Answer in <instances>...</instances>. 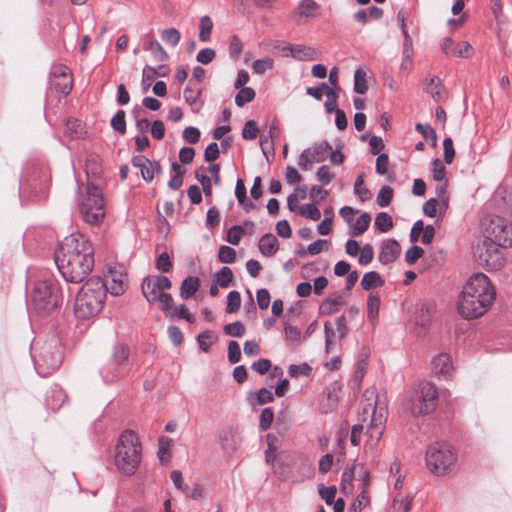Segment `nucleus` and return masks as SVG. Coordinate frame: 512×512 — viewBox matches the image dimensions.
<instances>
[{
    "mask_svg": "<svg viewBox=\"0 0 512 512\" xmlns=\"http://www.w3.org/2000/svg\"><path fill=\"white\" fill-rule=\"evenodd\" d=\"M183 139L189 144H196L201 136L200 130L193 126H188L183 131Z\"/></svg>",
    "mask_w": 512,
    "mask_h": 512,
    "instance_id": "60",
    "label": "nucleus"
},
{
    "mask_svg": "<svg viewBox=\"0 0 512 512\" xmlns=\"http://www.w3.org/2000/svg\"><path fill=\"white\" fill-rule=\"evenodd\" d=\"M374 226L380 232L386 233L393 227L392 217L386 212H379L375 217Z\"/></svg>",
    "mask_w": 512,
    "mask_h": 512,
    "instance_id": "33",
    "label": "nucleus"
},
{
    "mask_svg": "<svg viewBox=\"0 0 512 512\" xmlns=\"http://www.w3.org/2000/svg\"><path fill=\"white\" fill-rule=\"evenodd\" d=\"M354 193L360 198L361 201H368L372 194L370 190L364 185L363 175L360 174L354 184Z\"/></svg>",
    "mask_w": 512,
    "mask_h": 512,
    "instance_id": "41",
    "label": "nucleus"
},
{
    "mask_svg": "<svg viewBox=\"0 0 512 512\" xmlns=\"http://www.w3.org/2000/svg\"><path fill=\"white\" fill-rule=\"evenodd\" d=\"M415 129L423 136V138L426 140H431L432 147L437 145L436 131L429 124L417 123Z\"/></svg>",
    "mask_w": 512,
    "mask_h": 512,
    "instance_id": "40",
    "label": "nucleus"
},
{
    "mask_svg": "<svg viewBox=\"0 0 512 512\" xmlns=\"http://www.w3.org/2000/svg\"><path fill=\"white\" fill-rule=\"evenodd\" d=\"M82 218L89 224H99L105 216L104 198L100 188L93 182L86 186V196L79 203Z\"/></svg>",
    "mask_w": 512,
    "mask_h": 512,
    "instance_id": "9",
    "label": "nucleus"
},
{
    "mask_svg": "<svg viewBox=\"0 0 512 512\" xmlns=\"http://www.w3.org/2000/svg\"><path fill=\"white\" fill-rule=\"evenodd\" d=\"M424 254V250L417 245L412 246L406 251L405 260L409 265H413Z\"/></svg>",
    "mask_w": 512,
    "mask_h": 512,
    "instance_id": "61",
    "label": "nucleus"
},
{
    "mask_svg": "<svg viewBox=\"0 0 512 512\" xmlns=\"http://www.w3.org/2000/svg\"><path fill=\"white\" fill-rule=\"evenodd\" d=\"M107 285L99 277H92L80 288L75 299V314L80 319L97 315L103 308Z\"/></svg>",
    "mask_w": 512,
    "mask_h": 512,
    "instance_id": "4",
    "label": "nucleus"
},
{
    "mask_svg": "<svg viewBox=\"0 0 512 512\" xmlns=\"http://www.w3.org/2000/svg\"><path fill=\"white\" fill-rule=\"evenodd\" d=\"M215 277L221 288H227L233 280V272L229 267L224 266L215 274Z\"/></svg>",
    "mask_w": 512,
    "mask_h": 512,
    "instance_id": "43",
    "label": "nucleus"
},
{
    "mask_svg": "<svg viewBox=\"0 0 512 512\" xmlns=\"http://www.w3.org/2000/svg\"><path fill=\"white\" fill-rule=\"evenodd\" d=\"M129 357V349L123 344L116 345L112 354V359L116 365H123Z\"/></svg>",
    "mask_w": 512,
    "mask_h": 512,
    "instance_id": "49",
    "label": "nucleus"
},
{
    "mask_svg": "<svg viewBox=\"0 0 512 512\" xmlns=\"http://www.w3.org/2000/svg\"><path fill=\"white\" fill-rule=\"evenodd\" d=\"M324 215V219L317 226V231L320 235H328L332 230V220L334 217L333 210L331 208L326 209L324 211Z\"/></svg>",
    "mask_w": 512,
    "mask_h": 512,
    "instance_id": "42",
    "label": "nucleus"
},
{
    "mask_svg": "<svg viewBox=\"0 0 512 512\" xmlns=\"http://www.w3.org/2000/svg\"><path fill=\"white\" fill-rule=\"evenodd\" d=\"M307 150L311 155V159L320 163L326 160L329 152L332 150V146L328 141H322L315 143L312 147L307 148Z\"/></svg>",
    "mask_w": 512,
    "mask_h": 512,
    "instance_id": "24",
    "label": "nucleus"
},
{
    "mask_svg": "<svg viewBox=\"0 0 512 512\" xmlns=\"http://www.w3.org/2000/svg\"><path fill=\"white\" fill-rule=\"evenodd\" d=\"M328 196V190L321 186L314 185L311 187L309 197L314 203H320Z\"/></svg>",
    "mask_w": 512,
    "mask_h": 512,
    "instance_id": "64",
    "label": "nucleus"
},
{
    "mask_svg": "<svg viewBox=\"0 0 512 512\" xmlns=\"http://www.w3.org/2000/svg\"><path fill=\"white\" fill-rule=\"evenodd\" d=\"M500 248H502L500 245L484 239L483 242L477 246L475 252L479 265L488 271L500 269L505 263V258Z\"/></svg>",
    "mask_w": 512,
    "mask_h": 512,
    "instance_id": "11",
    "label": "nucleus"
},
{
    "mask_svg": "<svg viewBox=\"0 0 512 512\" xmlns=\"http://www.w3.org/2000/svg\"><path fill=\"white\" fill-rule=\"evenodd\" d=\"M51 88L62 95H68L73 87L71 71L64 65H54L50 77Z\"/></svg>",
    "mask_w": 512,
    "mask_h": 512,
    "instance_id": "13",
    "label": "nucleus"
},
{
    "mask_svg": "<svg viewBox=\"0 0 512 512\" xmlns=\"http://www.w3.org/2000/svg\"><path fill=\"white\" fill-rule=\"evenodd\" d=\"M394 191L388 185H383L377 195L376 202L380 207H387L393 199Z\"/></svg>",
    "mask_w": 512,
    "mask_h": 512,
    "instance_id": "45",
    "label": "nucleus"
},
{
    "mask_svg": "<svg viewBox=\"0 0 512 512\" xmlns=\"http://www.w3.org/2000/svg\"><path fill=\"white\" fill-rule=\"evenodd\" d=\"M212 29H213V22H212L211 18L208 15L201 17L199 40L201 42H208L211 39Z\"/></svg>",
    "mask_w": 512,
    "mask_h": 512,
    "instance_id": "35",
    "label": "nucleus"
},
{
    "mask_svg": "<svg viewBox=\"0 0 512 512\" xmlns=\"http://www.w3.org/2000/svg\"><path fill=\"white\" fill-rule=\"evenodd\" d=\"M284 331L287 345L291 349L296 348V346H298L299 343L301 342V330L296 326L286 324L284 327Z\"/></svg>",
    "mask_w": 512,
    "mask_h": 512,
    "instance_id": "31",
    "label": "nucleus"
},
{
    "mask_svg": "<svg viewBox=\"0 0 512 512\" xmlns=\"http://www.w3.org/2000/svg\"><path fill=\"white\" fill-rule=\"evenodd\" d=\"M64 133L71 139H79L86 134V131L80 120L70 118L65 123Z\"/></svg>",
    "mask_w": 512,
    "mask_h": 512,
    "instance_id": "27",
    "label": "nucleus"
},
{
    "mask_svg": "<svg viewBox=\"0 0 512 512\" xmlns=\"http://www.w3.org/2000/svg\"><path fill=\"white\" fill-rule=\"evenodd\" d=\"M132 164L134 167L140 169L142 178L147 182L153 180L155 171L159 169L158 162L150 161L144 156H134L132 158Z\"/></svg>",
    "mask_w": 512,
    "mask_h": 512,
    "instance_id": "19",
    "label": "nucleus"
},
{
    "mask_svg": "<svg viewBox=\"0 0 512 512\" xmlns=\"http://www.w3.org/2000/svg\"><path fill=\"white\" fill-rule=\"evenodd\" d=\"M273 67V59L266 57L257 59L252 63V69L256 74H263L266 70Z\"/></svg>",
    "mask_w": 512,
    "mask_h": 512,
    "instance_id": "58",
    "label": "nucleus"
},
{
    "mask_svg": "<svg viewBox=\"0 0 512 512\" xmlns=\"http://www.w3.org/2000/svg\"><path fill=\"white\" fill-rule=\"evenodd\" d=\"M239 89L240 91L235 96V104L238 107H243L255 98V90L251 87H243Z\"/></svg>",
    "mask_w": 512,
    "mask_h": 512,
    "instance_id": "39",
    "label": "nucleus"
},
{
    "mask_svg": "<svg viewBox=\"0 0 512 512\" xmlns=\"http://www.w3.org/2000/svg\"><path fill=\"white\" fill-rule=\"evenodd\" d=\"M381 299L378 292H371L367 297V318L371 323L378 319Z\"/></svg>",
    "mask_w": 512,
    "mask_h": 512,
    "instance_id": "25",
    "label": "nucleus"
},
{
    "mask_svg": "<svg viewBox=\"0 0 512 512\" xmlns=\"http://www.w3.org/2000/svg\"><path fill=\"white\" fill-rule=\"evenodd\" d=\"M346 303L344 296L341 293H336L331 297L325 298L319 305V314L329 316L340 310Z\"/></svg>",
    "mask_w": 512,
    "mask_h": 512,
    "instance_id": "20",
    "label": "nucleus"
},
{
    "mask_svg": "<svg viewBox=\"0 0 512 512\" xmlns=\"http://www.w3.org/2000/svg\"><path fill=\"white\" fill-rule=\"evenodd\" d=\"M104 283L107 285V292L114 296L121 295L128 287L127 274L110 270Z\"/></svg>",
    "mask_w": 512,
    "mask_h": 512,
    "instance_id": "16",
    "label": "nucleus"
},
{
    "mask_svg": "<svg viewBox=\"0 0 512 512\" xmlns=\"http://www.w3.org/2000/svg\"><path fill=\"white\" fill-rule=\"evenodd\" d=\"M363 398L368 402L362 408V412L359 413V419L363 422H369L366 426V435L369 438L371 444H377L382 437L383 434V415L380 413L376 414V405H377V394L376 389L371 388L367 389Z\"/></svg>",
    "mask_w": 512,
    "mask_h": 512,
    "instance_id": "7",
    "label": "nucleus"
},
{
    "mask_svg": "<svg viewBox=\"0 0 512 512\" xmlns=\"http://www.w3.org/2000/svg\"><path fill=\"white\" fill-rule=\"evenodd\" d=\"M33 359L37 372L41 376H48L56 371L63 360L62 350L56 338L43 343L36 342L33 347Z\"/></svg>",
    "mask_w": 512,
    "mask_h": 512,
    "instance_id": "5",
    "label": "nucleus"
},
{
    "mask_svg": "<svg viewBox=\"0 0 512 512\" xmlns=\"http://www.w3.org/2000/svg\"><path fill=\"white\" fill-rule=\"evenodd\" d=\"M141 290L150 305L160 306V275L145 277L142 281Z\"/></svg>",
    "mask_w": 512,
    "mask_h": 512,
    "instance_id": "15",
    "label": "nucleus"
},
{
    "mask_svg": "<svg viewBox=\"0 0 512 512\" xmlns=\"http://www.w3.org/2000/svg\"><path fill=\"white\" fill-rule=\"evenodd\" d=\"M298 9L301 16L313 17L320 5L315 0H301Z\"/></svg>",
    "mask_w": 512,
    "mask_h": 512,
    "instance_id": "38",
    "label": "nucleus"
},
{
    "mask_svg": "<svg viewBox=\"0 0 512 512\" xmlns=\"http://www.w3.org/2000/svg\"><path fill=\"white\" fill-rule=\"evenodd\" d=\"M374 256V250L371 244H365L360 248V256L358 262L360 265H368Z\"/></svg>",
    "mask_w": 512,
    "mask_h": 512,
    "instance_id": "62",
    "label": "nucleus"
},
{
    "mask_svg": "<svg viewBox=\"0 0 512 512\" xmlns=\"http://www.w3.org/2000/svg\"><path fill=\"white\" fill-rule=\"evenodd\" d=\"M438 406V390L431 382L420 385L419 390L411 399V412L414 416H423L436 410Z\"/></svg>",
    "mask_w": 512,
    "mask_h": 512,
    "instance_id": "10",
    "label": "nucleus"
},
{
    "mask_svg": "<svg viewBox=\"0 0 512 512\" xmlns=\"http://www.w3.org/2000/svg\"><path fill=\"white\" fill-rule=\"evenodd\" d=\"M258 248L262 255L274 256L279 249L278 239L272 233H266L260 238Z\"/></svg>",
    "mask_w": 512,
    "mask_h": 512,
    "instance_id": "23",
    "label": "nucleus"
},
{
    "mask_svg": "<svg viewBox=\"0 0 512 512\" xmlns=\"http://www.w3.org/2000/svg\"><path fill=\"white\" fill-rule=\"evenodd\" d=\"M212 338L213 332L211 330H205L197 336L198 346L203 352L207 353L210 351L213 344Z\"/></svg>",
    "mask_w": 512,
    "mask_h": 512,
    "instance_id": "50",
    "label": "nucleus"
},
{
    "mask_svg": "<svg viewBox=\"0 0 512 512\" xmlns=\"http://www.w3.org/2000/svg\"><path fill=\"white\" fill-rule=\"evenodd\" d=\"M293 58L298 61H311L318 58V51L306 45L297 44L294 45Z\"/></svg>",
    "mask_w": 512,
    "mask_h": 512,
    "instance_id": "28",
    "label": "nucleus"
},
{
    "mask_svg": "<svg viewBox=\"0 0 512 512\" xmlns=\"http://www.w3.org/2000/svg\"><path fill=\"white\" fill-rule=\"evenodd\" d=\"M274 419V411L272 408H264L260 415L259 428L261 431L268 430Z\"/></svg>",
    "mask_w": 512,
    "mask_h": 512,
    "instance_id": "53",
    "label": "nucleus"
},
{
    "mask_svg": "<svg viewBox=\"0 0 512 512\" xmlns=\"http://www.w3.org/2000/svg\"><path fill=\"white\" fill-rule=\"evenodd\" d=\"M311 366L307 363L300 365L291 364L288 368V373L292 378H298L299 376H308L311 373Z\"/></svg>",
    "mask_w": 512,
    "mask_h": 512,
    "instance_id": "51",
    "label": "nucleus"
},
{
    "mask_svg": "<svg viewBox=\"0 0 512 512\" xmlns=\"http://www.w3.org/2000/svg\"><path fill=\"white\" fill-rule=\"evenodd\" d=\"M318 492L326 504L331 505L334 502L337 489L335 486L325 487L323 485H319Z\"/></svg>",
    "mask_w": 512,
    "mask_h": 512,
    "instance_id": "56",
    "label": "nucleus"
},
{
    "mask_svg": "<svg viewBox=\"0 0 512 512\" xmlns=\"http://www.w3.org/2000/svg\"><path fill=\"white\" fill-rule=\"evenodd\" d=\"M62 300L60 289L53 279H44L35 284L32 305L39 313L52 312Z\"/></svg>",
    "mask_w": 512,
    "mask_h": 512,
    "instance_id": "8",
    "label": "nucleus"
},
{
    "mask_svg": "<svg viewBox=\"0 0 512 512\" xmlns=\"http://www.w3.org/2000/svg\"><path fill=\"white\" fill-rule=\"evenodd\" d=\"M243 49V45L238 36L233 35L230 37L229 54L231 58L237 59Z\"/></svg>",
    "mask_w": 512,
    "mask_h": 512,
    "instance_id": "63",
    "label": "nucleus"
},
{
    "mask_svg": "<svg viewBox=\"0 0 512 512\" xmlns=\"http://www.w3.org/2000/svg\"><path fill=\"white\" fill-rule=\"evenodd\" d=\"M111 126L117 132L124 134L126 132V121H125V112L123 110H119L111 119Z\"/></svg>",
    "mask_w": 512,
    "mask_h": 512,
    "instance_id": "54",
    "label": "nucleus"
},
{
    "mask_svg": "<svg viewBox=\"0 0 512 512\" xmlns=\"http://www.w3.org/2000/svg\"><path fill=\"white\" fill-rule=\"evenodd\" d=\"M200 287V280L196 276L186 277L180 287V296L182 299L187 300L192 297Z\"/></svg>",
    "mask_w": 512,
    "mask_h": 512,
    "instance_id": "26",
    "label": "nucleus"
},
{
    "mask_svg": "<svg viewBox=\"0 0 512 512\" xmlns=\"http://www.w3.org/2000/svg\"><path fill=\"white\" fill-rule=\"evenodd\" d=\"M426 466L435 476H445L456 465L457 455L447 442H435L426 451Z\"/></svg>",
    "mask_w": 512,
    "mask_h": 512,
    "instance_id": "6",
    "label": "nucleus"
},
{
    "mask_svg": "<svg viewBox=\"0 0 512 512\" xmlns=\"http://www.w3.org/2000/svg\"><path fill=\"white\" fill-rule=\"evenodd\" d=\"M218 259L221 263L232 264L236 261V251L226 245H222L218 251Z\"/></svg>",
    "mask_w": 512,
    "mask_h": 512,
    "instance_id": "48",
    "label": "nucleus"
},
{
    "mask_svg": "<svg viewBox=\"0 0 512 512\" xmlns=\"http://www.w3.org/2000/svg\"><path fill=\"white\" fill-rule=\"evenodd\" d=\"M174 484L188 497L198 499L202 496L203 488L198 482H174Z\"/></svg>",
    "mask_w": 512,
    "mask_h": 512,
    "instance_id": "29",
    "label": "nucleus"
},
{
    "mask_svg": "<svg viewBox=\"0 0 512 512\" xmlns=\"http://www.w3.org/2000/svg\"><path fill=\"white\" fill-rule=\"evenodd\" d=\"M241 359V349L238 342L231 340L228 343V360L230 363H238Z\"/></svg>",
    "mask_w": 512,
    "mask_h": 512,
    "instance_id": "59",
    "label": "nucleus"
},
{
    "mask_svg": "<svg viewBox=\"0 0 512 512\" xmlns=\"http://www.w3.org/2000/svg\"><path fill=\"white\" fill-rule=\"evenodd\" d=\"M157 76L158 71L155 67L145 66L142 74V89L144 93L153 85V93L160 97V81L154 82Z\"/></svg>",
    "mask_w": 512,
    "mask_h": 512,
    "instance_id": "22",
    "label": "nucleus"
},
{
    "mask_svg": "<svg viewBox=\"0 0 512 512\" xmlns=\"http://www.w3.org/2000/svg\"><path fill=\"white\" fill-rule=\"evenodd\" d=\"M495 296L489 278L484 273H475L463 287L457 303L458 312L465 319H477L489 310Z\"/></svg>",
    "mask_w": 512,
    "mask_h": 512,
    "instance_id": "2",
    "label": "nucleus"
},
{
    "mask_svg": "<svg viewBox=\"0 0 512 512\" xmlns=\"http://www.w3.org/2000/svg\"><path fill=\"white\" fill-rule=\"evenodd\" d=\"M485 239L502 248L512 246V224L500 216L492 217L485 226Z\"/></svg>",
    "mask_w": 512,
    "mask_h": 512,
    "instance_id": "12",
    "label": "nucleus"
},
{
    "mask_svg": "<svg viewBox=\"0 0 512 512\" xmlns=\"http://www.w3.org/2000/svg\"><path fill=\"white\" fill-rule=\"evenodd\" d=\"M442 90H443V85L439 78L431 77L428 79L426 92L432 96L434 101H436V102L440 101Z\"/></svg>",
    "mask_w": 512,
    "mask_h": 512,
    "instance_id": "37",
    "label": "nucleus"
},
{
    "mask_svg": "<svg viewBox=\"0 0 512 512\" xmlns=\"http://www.w3.org/2000/svg\"><path fill=\"white\" fill-rule=\"evenodd\" d=\"M431 369L435 375L447 377L452 371V362L448 354L440 353L431 361Z\"/></svg>",
    "mask_w": 512,
    "mask_h": 512,
    "instance_id": "21",
    "label": "nucleus"
},
{
    "mask_svg": "<svg viewBox=\"0 0 512 512\" xmlns=\"http://www.w3.org/2000/svg\"><path fill=\"white\" fill-rule=\"evenodd\" d=\"M442 52L448 57L470 58L474 54V48L468 42L456 45L452 38L446 37L440 44Z\"/></svg>",
    "mask_w": 512,
    "mask_h": 512,
    "instance_id": "14",
    "label": "nucleus"
},
{
    "mask_svg": "<svg viewBox=\"0 0 512 512\" xmlns=\"http://www.w3.org/2000/svg\"><path fill=\"white\" fill-rule=\"evenodd\" d=\"M258 127L254 120H248L242 129V137L245 140H254L258 135Z\"/></svg>",
    "mask_w": 512,
    "mask_h": 512,
    "instance_id": "55",
    "label": "nucleus"
},
{
    "mask_svg": "<svg viewBox=\"0 0 512 512\" xmlns=\"http://www.w3.org/2000/svg\"><path fill=\"white\" fill-rule=\"evenodd\" d=\"M244 234L246 230L242 225H234L228 230L225 240L232 245H238Z\"/></svg>",
    "mask_w": 512,
    "mask_h": 512,
    "instance_id": "46",
    "label": "nucleus"
},
{
    "mask_svg": "<svg viewBox=\"0 0 512 512\" xmlns=\"http://www.w3.org/2000/svg\"><path fill=\"white\" fill-rule=\"evenodd\" d=\"M400 252L399 243L395 239H387L382 242L378 259L382 264L387 265L394 262Z\"/></svg>",
    "mask_w": 512,
    "mask_h": 512,
    "instance_id": "18",
    "label": "nucleus"
},
{
    "mask_svg": "<svg viewBox=\"0 0 512 512\" xmlns=\"http://www.w3.org/2000/svg\"><path fill=\"white\" fill-rule=\"evenodd\" d=\"M316 178L322 185H328L335 178V173L327 165H322L316 172Z\"/></svg>",
    "mask_w": 512,
    "mask_h": 512,
    "instance_id": "52",
    "label": "nucleus"
},
{
    "mask_svg": "<svg viewBox=\"0 0 512 512\" xmlns=\"http://www.w3.org/2000/svg\"><path fill=\"white\" fill-rule=\"evenodd\" d=\"M367 74L363 69H357L354 73V91L358 94H364L368 90L366 80Z\"/></svg>",
    "mask_w": 512,
    "mask_h": 512,
    "instance_id": "34",
    "label": "nucleus"
},
{
    "mask_svg": "<svg viewBox=\"0 0 512 512\" xmlns=\"http://www.w3.org/2000/svg\"><path fill=\"white\" fill-rule=\"evenodd\" d=\"M55 263L66 281H83L94 267L92 244L80 235L65 237L55 253Z\"/></svg>",
    "mask_w": 512,
    "mask_h": 512,
    "instance_id": "1",
    "label": "nucleus"
},
{
    "mask_svg": "<svg viewBox=\"0 0 512 512\" xmlns=\"http://www.w3.org/2000/svg\"><path fill=\"white\" fill-rule=\"evenodd\" d=\"M299 214L313 221H318L321 218V212L317 207V203L314 202L299 207Z\"/></svg>",
    "mask_w": 512,
    "mask_h": 512,
    "instance_id": "36",
    "label": "nucleus"
},
{
    "mask_svg": "<svg viewBox=\"0 0 512 512\" xmlns=\"http://www.w3.org/2000/svg\"><path fill=\"white\" fill-rule=\"evenodd\" d=\"M371 222V216L369 213L364 212L362 213L356 220V223L351 230L350 234L353 237H357L361 234H363L367 229L369 228Z\"/></svg>",
    "mask_w": 512,
    "mask_h": 512,
    "instance_id": "32",
    "label": "nucleus"
},
{
    "mask_svg": "<svg viewBox=\"0 0 512 512\" xmlns=\"http://www.w3.org/2000/svg\"><path fill=\"white\" fill-rule=\"evenodd\" d=\"M201 94V85H197V83L189 80L187 87L184 89L183 96L186 103L191 107L193 113H198L204 106Z\"/></svg>",
    "mask_w": 512,
    "mask_h": 512,
    "instance_id": "17",
    "label": "nucleus"
},
{
    "mask_svg": "<svg viewBox=\"0 0 512 512\" xmlns=\"http://www.w3.org/2000/svg\"><path fill=\"white\" fill-rule=\"evenodd\" d=\"M384 284L379 273L375 271L367 272L361 279V286L364 290L369 291L375 287H380Z\"/></svg>",
    "mask_w": 512,
    "mask_h": 512,
    "instance_id": "30",
    "label": "nucleus"
},
{
    "mask_svg": "<svg viewBox=\"0 0 512 512\" xmlns=\"http://www.w3.org/2000/svg\"><path fill=\"white\" fill-rule=\"evenodd\" d=\"M223 331L227 336L242 337L244 336L246 329L241 321H235L233 323L226 324L223 327Z\"/></svg>",
    "mask_w": 512,
    "mask_h": 512,
    "instance_id": "47",
    "label": "nucleus"
},
{
    "mask_svg": "<svg viewBox=\"0 0 512 512\" xmlns=\"http://www.w3.org/2000/svg\"><path fill=\"white\" fill-rule=\"evenodd\" d=\"M180 37V32L176 28L162 30V39L171 46H176Z\"/></svg>",
    "mask_w": 512,
    "mask_h": 512,
    "instance_id": "57",
    "label": "nucleus"
},
{
    "mask_svg": "<svg viewBox=\"0 0 512 512\" xmlns=\"http://www.w3.org/2000/svg\"><path fill=\"white\" fill-rule=\"evenodd\" d=\"M241 295L238 291H230L227 295L226 313H235L240 309Z\"/></svg>",
    "mask_w": 512,
    "mask_h": 512,
    "instance_id": "44",
    "label": "nucleus"
},
{
    "mask_svg": "<svg viewBox=\"0 0 512 512\" xmlns=\"http://www.w3.org/2000/svg\"><path fill=\"white\" fill-rule=\"evenodd\" d=\"M143 456L139 435L133 430H124L114 448V465L125 476H132L138 470Z\"/></svg>",
    "mask_w": 512,
    "mask_h": 512,
    "instance_id": "3",
    "label": "nucleus"
}]
</instances>
